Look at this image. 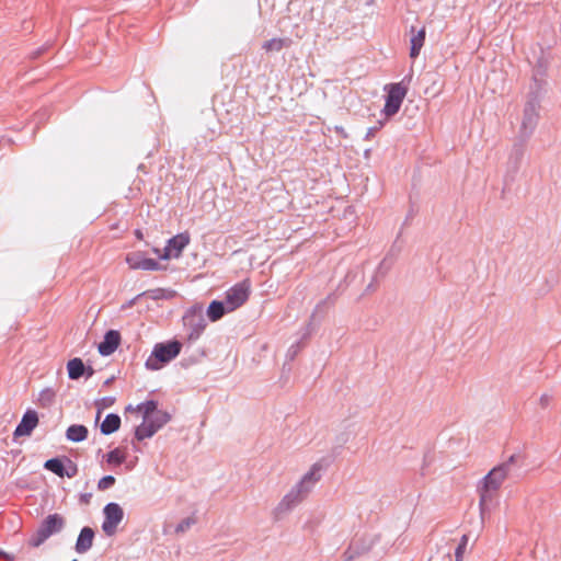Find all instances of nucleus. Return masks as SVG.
<instances>
[{"label":"nucleus","mask_w":561,"mask_h":561,"mask_svg":"<svg viewBox=\"0 0 561 561\" xmlns=\"http://www.w3.org/2000/svg\"><path fill=\"white\" fill-rule=\"evenodd\" d=\"M321 470V463L316 462L310 470L304 474L301 480L295 484L287 494H285L282 501L274 508L273 514L275 519L282 518L284 514L290 512L309 494L316 483L320 480Z\"/></svg>","instance_id":"nucleus-1"},{"label":"nucleus","mask_w":561,"mask_h":561,"mask_svg":"<svg viewBox=\"0 0 561 561\" xmlns=\"http://www.w3.org/2000/svg\"><path fill=\"white\" fill-rule=\"evenodd\" d=\"M518 455H512L510 458L494 467L481 481L479 486V507L483 517L488 510V503L492 502L494 493L500 489L503 481L514 471V465L517 463Z\"/></svg>","instance_id":"nucleus-2"},{"label":"nucleus","mask_w":561,"mask_h":561,"mask_svg":"<svg viewBox=\"0 0 561 561\" xmlns=\"http://www.w3.org/2000/svg\"><path fill=\"white\" fill-rule=\"evenodd\" d=\"M182 324L185 342L188 344L195 343L207 325L203 306L196 304L190 307L182 317Z\"/></svg>","instance_id":"nucleus-3"},{"label":"nucleus","mask_w":561,"mask_h":561,"mask_svg":"<svg viewBox=\"0 0 561 561\" xmlns=\"http://www.w3.org/2000/svg\"><path fill=\"white\" fill-rule=\"evenodd\" d=\"M65 526L66 520L60 514H49L39 523L36 531L31 535L27 545L31 548L41 547L48 538L61 533Z\"/></svg>","instance_id":"nucleus-4"},{"label":"nucleus","mask_w":561,"mask_h":561,"mask_svg":"<svg viewBox=\"0 0 561 561\" xmlns=\"http://www.w3.org/2000/svg\"><path fill=\"white\" fill-rule=\"evenodd\" d=\"M182 343L172 340L165 343H157L151 355L147 358L145 366L149 370H159L164 364L170 363L181 352Z\"/></svg>","instance_id":"nucleus-5"},{"label":"nucleus","mask_w":561,"mask_h":561,"mask_svg":"<svg viewBox=\"0 0 561 561\" xmlns=\"http://www.w3.org/2000/svg\"><path fill=\"white\" fill-rule=\"evenodd\" d=\"M540 110V98L537 91H531L528 94L527 102L524 107L523 121L520 125V137L523 140L528 139L534 133Z\"/></svg>","instance_id":"nucleus-6"},{"label":"nucleus","mask_w":561,"mask_h":561,"mask_svg":"<svg viewBox=\"0 0 561 561\" xmlns=\"http://www.w3.org/2000/svg\"><path fill=\"white\" fill-rule=\"evenodd\" d=\"M385 90L387 91V96L382 112L387 117H390L399 112L408 93V87L404 85L403 81H401L398 83L387 84Z\"/></svg>","instance_id":"nucleus-7"},{"label":"nucleus","mask_w":561,"mask_h":561,"mask_svg":"<svg viewBox=\"0 0 561 561\" xmlns=\"http://www.w3.org/2000/svg\"><path fill=\"white\" fill-rule=\"evenodd\" d=\"M103 533L108 537L114 536L117 531L118 525L124 519L123 508L118 503L110 502L103 507Z\"/></svg>","instance_id":"nucleus-8"},{"label":"nucleus","mask_w":561,"mask_h":561,"mask_svg":"<svg viewBox=\"0 0 561 561\" xmlns=\"http://www.w3.org/2000/svg\"><path fill=\"white\" fill-rule=\"evenodd\" d=\"M250 290L251 283L249 279H243L229 288L226 291L225 298L228 304V309L233 311L241 307L249 299Z\"/></svg>","instance_id":"nucleus-9"},{"label":"nucleus","mask_w":561,"mask_h":561,"mask_svg":"<svg viewBox=\"0 0 561 561\" xmlns=\"http://www.w3.org/2000/svg\"><path fill=\"white\" fill-rule=\"evenodd\" d=\"M190 243L188 233H179L168 240V244L164 248L163 254L160 255L162 260H169L171 257H179L184 248Z\"/></svg>","instance_id":"nucleus-10"},{"label":"nucleus","mask_w":561,"mask_h":561,"mask_svg":"<svg viewBox=\"0 0 561 561\" xmlns=\"http://www.w3.org/2000/svg\"><path fill=\"white\" fill-rule=\"evenodd\" d=\"M38 424V415L34 410H27L14 430V437L30 436Z\"/></svg>","instance_id":"nucleus-11"},{"label":"nucleus","mask_w":561,"mask_h":561,"mask_svg":"<svg viewBox=\"0 0 561 561\" xmlns=\"http://www.w3.org/2000/svg\"><path fill=\"white\" fill-rule=\"evenodd\" d=\"M126 262L133 270L158 271L160 264L154 259L144 257L140 253H130L126 257Z\"/></svg>","instance_id":"nucleus-12"},{"label":"nucleus","mask_w":561,"mask_h":561,"mask_svg":"<svg viewBox=\"0 0 561 561\" xmlns=\"http://www.w3.org/2000/svg\"><path fill=\"white\" fill-rule=\"evenodd\" d=\"M121 343V334L116 330H108L103 337V341L99 344V353L102 356L112 355Z\"/></svg>","instance_id":"nucleus-13"},{"label":"nucleus","mask_w":561,"mask_h":561,"mask_svg":"<svg viewBox=\"0 0 561 561\" xmlns=\"http://www.w3.org/2000/svg\"><path fill=\"white\" fill-rule=\"evenodd\" d=\"M94 537H95V533H94L93 528H91L89 526L83 527L80 530L79 536L76 541V545H75L76 552L79 554H83V553L88 552L93 546Z\"/></svg>","instance_id":"nucleus-14"},{"label":"nucleus","mask_w":561,"mask_h":561,"mask_svg":"<svg viewBox=\"0 0 561 561\" xmlns=\"http://www.w3.org/2000/svg\"><path fill=\"white\" fill-rule=\"evenodd\" d=\"M411 33L413 34L411 37V47H410V57L416 58L420 55V51L425 42V27H422L417 32L414 26H411Z\"/></svg>","instance_id":"nucleus-15"},{"label":"nucleus","mask_w":561,"mask_h":561,"mask_svg":"<svg viewBox=\"0 0 561 561\" xmlns=\"http://www.w3.org/2000/svg\"><path fill=\"white\" fill-rule=\"evenodd\" d=\"M232 310L228 309V304L225 301L213 300L207 308V316L211 321H218L227 312Z\"/></svg>","instance_id":"nucleus-16"},{"label":"nucleus","mask_w":561,"mask_h":561,"mask_svg":"<svg viewBox=\"0 0 561 561\" xmlns=\"http://www.w3.org/2000/svg\"><path fill=\"white\" fill-rule=\"evenodd\" d=\"M121 427V416L116 413H110L101 423L100 431L103 435H111Z\"/></svg>","instance_id":"nucleus-17"},{"label":"nucleus","mask_w":561,"mask_h":561,"mask_svg":"<svg viewBox=\"0 0 561 561\" xmlns=\"http://www.w3.org/2000/svg\"><path fill=\"white\" fill-rule=\"evenodd\" d=\"M67 370H68V377L71 380H78L82 376H84V373L87 370V366L84 365L83 360L79 357H75L70 359L67 364Z\"/></svg>","instance_id":"nucleus-18"},{"label":"nucleus","mask_w":561,"mask_h":561,"mask_svg":"<svg viewBox=\"0 0 561 561\" xmlns=\"http://www.w3.org/2000/svg\"><path fill=\"white\" fill-rule=\"evenodd\" d=\"M89 431L81 424H72L66 431V438L73 443H80L87 439Z\"/></svg>","instance_id":"nucleus-19"},{"label":"nucleus","mask_w":561,"mask_h":561,"mask_svg":"<svg viewBox=\"0 0 561 561\" xmlns=\"http://www.w3.org/2000/svg\"><path fill=\"white\" fill-rule=\"evenodd\" d=\"M157 432L158 430L149 423V421L142 420V423L135 430V437L137 440L141 442L146 438L152 437Z\"/></svg>","instance_id":"nucleus-20"},{"label":"nucleus","mask_w":561,"mask_h":561,"mask_svg":"<svg viewBox=\"0 0 561 561\" xmlns=\"http://www.w3.org/2000/svg\"><path fill=\"white\" fill-rule=\"evenodd\" d=\"M65 462H66L65 458L64 459H60L58 457L50 458L44 462V468L46 470L55 473L56 476L64 478V472H65V468H66Z\"/></svg>","instance_id":"nucleus-21"},{"label":"nucleus","mask_w":561,"mask_h":561,"mask_svg":"<svg viewBox=\"0 0 561 561\" xmlns=\"http://www.w3.org/2000/svg\"><path fill=\"white\" fill-rule=\"evenodd\" d=\"M524 156V148L522 145H515L508 158V168L514 173L518 171L520 161Z\"/></svg>","instance_id":"nucleus-22"},{"label":"nucleus","mask_w":561,"mask_h":561,"mask_svg":"<svg viewBox=\"0 0 561 561\" xmlns=\"http://www.w3.org/2000/svg\"><path fill=\"white\" fill-rule=\"evenodd\" d=\"M291 41L289 38H272L263 43L262 48L266 51H280L288 47Z\"/></svg>","instance_id":"nucleus-23"},{"label":"nucleus","mask_w":561,"mask_h":561,"mask_svg":"<svg viewBox=\"0 0 561 561\" xmlns=\"http://www.w3.org/2000/svg\"><path fill=\"white\" fill-rule=\"evenodd\" d=\"M171 420V415L167 411L156 410L150 415L149 423H151L158 431L163 427Z\"/></svg>","instance_id":"nucleus-24"},{"label":"nucleus","mask_w":561,"mask_h":561,"mask_svg":"<svg viewBox=\"0 0 561 561\" xmlns=\"http://www.w3.org/2000/svg\"><path fill=\"white\" fill-rule=\"evenodd\" d=\"M138 412H142V420L149 421L150 415L158 410V402L156 400H147L136 405Z\"/></svg>","instance_id":"nucleus-25"},{"label":"nucleus","mask_w":561,"mask_h":561,"mask_svg":"<svg viewBox=\"0 0 561 561\" xmlns=\"http://www.w3.org/2000/svg\"><path fill=\"white\" fill-rule=\"evenodd\" d=\"M125 460L126 456L119 448H114L106 454V462L110 465L121 466Z\"/></svg>","instance_id":"nucleus-26"},{"label":"nucleus","mask_w":561,"mask_h":561,"mask_svg":"<svg viewBox=\"0 0 561 561\" xmlns=\"http://www.w3.org/2000/svg\"><path fill=\"white\" fill-rule=\"evenodd\" d=\"M55 399V392L50 388H45L39 392L38 402L42 407H48Z\"/></svg>","instance_id":"nucleus-27"},{"label":"nucleus","mask_w":561,"mask_h":561,"mask_svg":"<svg viewBox=\"0 0 561 561\" xmlns=\"http://www.w3.org/2000/svg\"><path fill=\"white\" fill-rule=\"evenodd\" d=\"M116 399L114 397H103L95 401V405L98 408L96 419L100 417L103 410L111 408L115 403Z\"/></svg>","instance_id":"nucleus-28"},{"label":"nucleus","mask_w":561,"mask_h":561,"mask_svg":"<svg viewBox=\"0 0 561 561\" xmlns=\"http://www.w3.org/2000/svg\"><path fill=\"white\" fill-rule=\"evenodd\" d=\"M149 295V297L153 300H159V299H163V298H167V295H165V290L162 289V288H157V289H153V290H149V291H145L142 294H139L137 297H135L133 300L129 301V306L134 305L135 301L144 296V295Z\"/></svg>","instance_id":"nucleus-29"},{"label":"nucleus","mask_w":561,"mask_h":561,"mask_svg":"<svg viewBox=\"0 0 561 561\" xmlns=\"http://www.w3.org/2000/svg\"><path fill=\"white\" fill-rule=\"evenodd\" d=\"M396 256L393 253H389L379 264L377 268V274L385 275L392 266Z\"/></svg>","instance_id":"nucleus-30"},{"label":"nucleus","mask_w":561,"mask_h":561,"mask_svg":"<svg viewBox=\"0 0 561 561\" xmlns=\"http://www.w3.org/2000/svg\"><path fill=\"white\" fill-rule=\"evenodd\" d=\"M468 541H469V536L466 534L462 535V537L460 538V541L455 550V561H462Z\"/></svg>","instance_id":"nucleus-31"},{"label":"nucleus","mask_w":561,"mask_h":561,"mask_svg":"<svg viewBox=\"0 0 561 561\" xmlns=\"http://www.w3.org/2000/svg\"><path fill=\"white\" fill-rule=\"evenodd\" d=\"M195 524H196V518L195 517H193V516L186 517V518H184L183 520H181L176 525L175 533L176 534H183L186 530H188Z\"/></svg>","instance_id":"nucleus-32"},{"label":"nucleus","mask_w":561,"mask_h":561,"mask_svg":"<svg viewBox=\"0 0 561 561\" xmlns=\"http://www.w3.org/2000/svg\"><path fill=\"white\" fill-rule=\"evenodd\" d=\"M65 472L64 477L73 478L78 474V466L70 458L65 457Z\"/></svg>","instance_id":"nucleus-33"},{"label":"nucleus","mask_w":561,"mask_h":561,"mask_svg":"<svg viewBox=\"0 0 561 561\" xmlns=\"http://www.w3.org/2000/svg\"><path fill=\"white\" fill-rule=\"evenodd\" d=\"M116 482V479L114 476H104L103 478H101L98 482V489L100 491H106L108 489H111L112 486H114Z\"/></svg>","instance_id":"nucleus-34"},{"label":"nucleus","mask_w":561,"mask_h":561,"mask_svg":"<svg viewBox=\"0 0 561 561\" xmlns=\"http://www.w3.org/2000/svg\"><path fill=\"white\" fill-rule=\"evenodd\" d=\"M300 350H301V343L300 342H297V343L290 345V347L287 351L286 357L289 360H293L296 357V355L299 353Z\"/></svg>","instance_id":"nucleus-35"},{"label":"nucleus","mask_w":561,"mask_h":561,"mask_svg":"<svg viewBox=\"0 0 561 561\" xmlns=\"http://www.w3.org/2000/svg\"><path fill=\"white\" fill-rule=\"evenodd\" d=\"M378 129H379L378 126L369 127L366 131L365 140L371 139L375 136V134L378 131Z\"/></svg>","instance_id":"nucleus-36"},{"label":"nucleus","mask_w":561,"mask_h":561,"mask_svg":"<svg viewBox=\"0 0 561 561\" xmlns=\"http://www.w3.org/2000/svg\"><path fill=\"white\" fill-rule=\"evenodd\" d=\"M550 402V396L547 394V393H543L541 397H540V404L541 407L546 408Z\"/></svg>","instance_id":"nucleus-37"},{"label":"nucleus","mask_w":561,"mask_h":561,"mask_svg":"<svg viewBox=\"0 0 561 561\" xmlns=\"http://www.w3.org/2000/svg\"><path fill=\"white\" fill-rule=\"evenodd\" d=\"M0 558H3L8 561H14V556L7 553L2 549H0Z\"/></svg>","instance_id":"nucleus-38"},{"label":"nucleus","mask_w":561,"mask_h":561,"mask_svg":"<svg viewBox=\"0 0 561 561\" xmlns=\"http://www.w3.org/2000/svg\"><path fill=\"white\" fill-rule=\"evenodd\" d=\"M91 496V493H83L80 495V502L87 504L90 502Z\"/></svg>","instance_id":"nucleus-39"},{"label":"nucleus","mask_w":561,"mask_h":561,"mask_svg":"<svg viewBox=\"0 0 561 561\" xmlns=\"http://www.w3.org/2000/svg\"><path fill=\"white\" fill-rule=\"evenodd\" d=\"M335 131H336L337 134H340V135H341L342 137H344V138H346V137H347V134H346V131H345L344 127H342V126H335Z\"/></svg>","instance_id":"nucleus-40"},{"label":"nucleus","mask_w":561,"mask_h":561,"mask_svg":"<svg viewBox=\"0 0 561 561\" xmlns=\"http://www.w3.org/2000/svg\"><path fill=\"white\" fill-rule=\"evenodd\" d=\"M93 375H94V369H93L91 366H88V367H87V370H85V373H84V376H85L87 378H90V377H92Z\"/></svg>","instance_id":"nucleus-41"},{"label":"nucleus","mask_w":561,"mask_h":561,"mask_svg":"<svg viewBox=\"0 0 561 561\" xmlns=\"http://www.w3.org/2000/svg\"><path fill=\"white\" fill-rule=\"evenodd\" d=\"M325 304V300H322L320 301L317 306H316V311H318L319 309H321Z\"/></svg>","instance_id":"nucleus-42"},{"label":"nucleus","mask_w":561,"mask_h":561,"mask_svg":"<svg viewBox=\"0 0 561 561\" xmlns=\"http://www.w3.org/2000/svg\"><path fill=\"white\" fill-rule=\"evenodd\" d=\"M126 411H137L136 407H133L131 404L126 407Z\"/></svg>","instance_id":"nucleus-43"},{"label":"nucleus","mask_w":561,"mask_h":561,"mask_svg":"<svg viewBox=\"0 0 561 561\" xmlns=\"http://www.w3.org/2000/svg\"><path fill=\"white\" fill-rule=\"evenodd\" d=\"M135 233H136V237H137L138 239H141V238H142V233H141V231H140V230H136V231H135Z\"/></svg>","instance_id":"nucleus-44"},{"label":"nucleus","mask_w":561,"mask_h":561,"mask_svg":"<svg viewBox=\"0 0 561 561\" xmlns=\"http://www.w3.org/2000/svg\"><path fill=\"white\" fill-rule=\"evenodd\" d=\"M113 380H114V377H111V378L105 380L104 385L108 386Z\"/></svg>","instance_id":"nucleus-45"},{"label":"nucleus","mask_w":561,"mask_h":561,"mask_svg":"<svg viewBox=\"0 0 561 561\" xmlns=\"http://www.w3.org/2000/svg\"><path fill=\"white\" fill-rule=\"evenodd\" d=\"M519 461H520V458H519V459H518V461H517V468H520V465H518V463H519ZM515 466H516V463L514 465V467H515Z\"/></svg>","instance_id":"nucleus-46"},{"label":"nucleus","mask_w":561,"mask_h":561,"mask_svg":"<svg viewBox=\"0 0 561 561\" xmlns=\"http://www.w3.org/2000/svg\"><path fill=\"white\" fill-rule=\"evenodd\" d=\"M373 288V284H369L367 289H371Z\"/></svg>","instance_id":"nucleus-47"},{"label":"nucleus","mask_w":561,"mask_h":561,"mask_svg":"<svg viewBox=\"0 0 561 561\" xmlns=\"http://www.w3.org/2000/svg\"><path fill=\"white\" fill-rule=\"evenodd\" d=\"M494 2H496L497 0H493Z\"/></svg>","instance_id":"nucleus-48"},{"label":"nucleus","mask_w":561,"mask_h":561,"mask_svg":"<svg viewBox=\"0 0 561 561\" xmlns=\"http://www.w3.org/2000/svg\"><path fill=\"white\" fill-rule=\"evenodd\" d=\"M72 561H77L76 559H73Z\"/></svg>","instance_id":"nucleus-49"}]
</instances>
